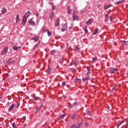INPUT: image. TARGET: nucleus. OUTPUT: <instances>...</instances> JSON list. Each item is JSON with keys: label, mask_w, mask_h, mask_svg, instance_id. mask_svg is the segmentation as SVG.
I'll return each instance as SVG.
<instances>
[{"label": "nucleus", "mask_w": 128, "mask_h": 128, "mask_svg": "<svg viewBox=\"0 0 128 128\" xmlns=\"http://www.w3.org/2000/svg\"><path fill=\"white\" fill-rule=\"evenodd\" d=\"M8 47L5 48L1 52V55L4 56V54H6L8 52Z\"/></svg>", "instance_id": "1"}, {"label": "nucleus", "mask_w": 128, "mask_h": 128, "mask_svg": "<svg viewBox=\"0 0 128 128\" xmlns=\"http://www.w3.org/2000/svg\"><path fill=\"white\" fill-rule=\"evenodd\" d=\"M27 18L26 16H24L23 19L22 20V25L24 26L26 25V23Z\"/></svg>", "instance_id": "2"}, {"label": "nucleus", "mask_w": 128, "mask_h": 128, "mask_svg": "<svg viewBox=\"0 0 128 128\" xmlns=\"http://www.w3.org/2000/svg\"><path fill=\"white\" fill-rule=\"evenodd\" d=\"M54 26L56 27H58L60 26V18H58L54 24Z\"/></svg>", "instance_id": "3"}, {"label": "nucleus", "mask_w": 128, "mask_h": 128, "mask_svg": "<svg viewBox=\"0 0 128 128\" xmlns=\"http://www.w3.org/2000/svg\"><path fill=\"white\" fill-rule=\"evenodd\" d=\"M110 71L111 73L114 74L118 71V68H112L110 70Z\"/></svg>", "instance_id": "4"}, {"label": "nucleus", "mask_w": 128, "mask_h": 128, "mask_svg": "<svg viewBox=\"0 0 128 128\" xmlns=\"http://www.w3.org/2000/svg\"><path fill=\"white\" fill-rule=\"evenodd\" d=\"M82 124V123H79V124H78V126H77V127H76V125L74 124L72 127H70V128H80Z\"/></svg>", "instance_id": "5"}, {"label": "nucleus", "mask_w": 128, "mask_h": 128, "mask_svg": "<svg viewBox=\"0 0 128 128\" xmlns=\"http://www.w3.org/2000/svg\"><path fill=\"white\" fill-rule=\"evenodd\" d=\"M11 60H12V58L8 59V65H10L15 62V61L14 60H12V61H11Z\"/></svg>", "instance_id": "6"}, {"label": "nucleus", "mask_w": 128, "mask_h": 128, "mask_svg": "<svg viewBox=\"0 0 128 128\" xmlns=\"http://www.w3.org/2000/svg\"><path fill=\"white\" fill-rule=\"evenodd\" d=\"M67 30L66 25H63L62 28V32L66 31Z\"/></svg>", "instance_id": "7"}, {"label": "nucleus", "mask_w": 128, "mask_h": 128, "mask_svg": "<svg viewBox=\"0 0 128 128\" xmlns=\"http://www.w3.org/2000/svg\"><path fill=\"white\" fill-rule=\"evenodd\" d=\"M15 106V104H12L10 107L8 108V110L10 112H11L12 110L14 109V108Z\"/></svg>", "instance_id": "8"}, {"label": "nucleus", "mask_w": 128, "mask_h": 128, "mask_svg": "<svg viewBox=\"0 0 128 128\" xmlns=\"http://www.w3.org/2000/svg\"><path fill=\"white\" fill-rule=\"evenodd\" d=\"M31 40H34L35 42H38L39 40V37L38 36H36V37H32V38H31Z\"/></svg>", "instance_id": "9"}, {"label": "nucleus", "mask_w": 128, "mask_h": 128, "mask_svg": "<svg viewBox=\"0 0 128 128\" xmlns=\"http://www.w3.org/2000/svg\"><path fill=\"white\" fill-rule=\"evenodd\" d=\"M92 19H90L86 23V24L88 26H90L92 24Z\"/></svg>", "instance_id": "10"}, {"label": "nucleus", "mask_w": 128, "mask_h": 128, "mask_svg": "<svg viewBox=\"0 0 128 128\" xmlns=\"http://www.w3.org/2000/svg\"><path fill=\"white\" fill-rule=\"evenodd\" d=\"M29 23L30 24L32 25V26H34V24H35V22H34L33 21L32 19H30V20H29Z\"/></svg>", "instance_id": "11"}, {"label": "nucleus", "mask_w": 128, "mask_h": 128, "mask_svg": "<svg viewBox=\"0 0 128 128\" xmlns=\"http://www.w3.org/2000/svg\"><path fill=\"white\" fill-rule=\"evenodd\" d=\"M20 15L16 16V23L18 24L20 22Z\"/></svg>", "instance_id": "12"}, {"label": "nucleus", "mask_w": 128, "mask_h": 128, "mask_svg": "<svg viewBox=\"0 0 128 128\" xmlns=\"http://www.w3.org/2000/svg\"><path fill=\"white\" fill-rule=\"evenodd\" d=\"M72 65L76 66L78 65L77 61H74L73 62H72L70 64V66H72Z\"/></svg>", "instance_id": "13"}, {"label": "nucleus", "mask_w": 128, "mask_h": 128, "mask_svg": "<svg viewBox=\"0 0 128 128\" xmlns=\"http://www.w3.org/2000/svg\"><path fill=\"white\" fill-rule=\"evenodd\" d=\"M108 14H106L105 16V22L106 23L108 20Z\"/></svg>", "instance_id": "14"}, {"label": "nucleus", "mask_w": 128, "mask_h": 128, "mask_svg": "<svg viewBox=\"0 0 128 128\" xmlns=\"http://www.w3.org/2000/svg\"><path fill=\"white\" fill-rule=\"evenodd\" d=\"M54 16V12H52L50 14V20H52Z\"/></svg>", "instance_id": "15"}, {"label": "nucleus", "mask_w": 128, "mask_h": 128, "mask_svg": "<svg viewBox=\"0 0 128 128\" xmlns=\"http://www.w3.org/2000/svg\"><path fill=\"white\" fill-rule=\"evenodd\" d=\"M126 0H121L120 1H118L116 2V4H121L125 2Z\"/></svg>", "instance_id": "16"}, {"label": "nucleus", "mask_w": 128, "mask_h": 128, "mask_svg": "<svg viewBox=\"0 0 128 128\" xmlns=\"http://www.w3.org/2000/svg\"><path fill=\"white\" fill-rule=\"evenodd\" d=\"M32 97L34 98V99L35 100H38L40 99V98H38V96H35L34 95H32Z\"/></svg>", "instance_id": "17"}, {"label": "nucleus", "mask_w": 128, "mask_h": 128, "mask_svg": "<svg viewBox=\"0 0 128 128\" xmlns=\"http://www.w3.org/2000/svg\"><path fill=\"white\" fill-rule=\"evenodd\" d=\"M72 12V10L70 8V6H68V14H70V13Z\"/></svg>", "instance_id": "18"}, {"label": "nucleus", "mask_w": 128, "mask_h": 128, "mask_svg": "<svg viewBox=\"0 0 128 128\" xmlns=\"http://www.w3.org/2000/svg\"><path fill=\"white\" fill-rule=\"evenodd\" d=\"M43 106V104H41V106L38 108V109H37L36 111V113L38 112H40L42 108V107Z\"/></svg>", "instance_id": "19"}, {"label": "nucleus", "mask_w": 128, "mask_h": 128, "mask_svg": "<svg viewBox=\"0 0 128 128\" xmlns=\"http://www.w3.org/2000/svg\"><path fill=\"white\" fill-rule=\"evenodd\" d=\"M30 15V12H28L26 13V18H27V17H29Z\"/></svg>", "instance_id": "20"}, {"label": "nucleus", "mask_w": 128, "mask_h": 128, "mask_svg": "<svg viewBox=\"0 0 128 128\" xmlns=\"http://www.w3.org/2000/svg\"><path fill=\"white\" fill-rule=\"evenodd\" d=\"M98 32V29L96 28L93 33V35H96Z\"/></svg>", "instance_id": "21"}, {"label": "nucleus", "mask_w": 128, "mask_h": 128, "mask_svg": "<svg viewBox=\"0 0 128 128\" xmlns=\"http://www.w3.org/2000/svg\"><path fill=\"white\" fill-rule=\"evenodd\" d=\"M46 72L48 74H50L51 72V70L50 68H48V69L46 70Z\"/></svg>", "instance_id": "22"}, {"label": "nucleus", "mask_w": 128, "mask_h": 128, "mask_svg": "<svg viewBox=\"0 0 128 128\" xmlns=\"http://www.w3.org/2000/svg\"><path fill=\"white\" fill-rule=\"evenodd\" d=\"M18 48H19L18 47V46H12V48L14 50H18Z\"/></svg>", "instance_id": "23"}, {"label": "nucleus", "mask_w": 128, "mask_h": 128, "mask_svg": "<svg viewBox=\"0 0 128 128\" xmlns=\"http://www.w3.org/2000/svg\"><path fill=\"white\" fill-rule=\"evenodd\" d=\"M124 120H122V121L120 122L118 124L117 126V128H118L119 126H120L121 124H122L124 123Z\"/></svg>", "instance_id": "24"}, {"label": "nucleus", "mask_w": 128, "mask_h": 128, "mask_svg": "<svg viewBox=\"0 0 128 128\" xmlns=\"http://www.w3.org/2000/svg\"><path fill=\"white\" fill-rule=\"evenodd\" d=\"M112 6V5H107V6H105L104 7V8L105 9V10H106V9H108V8H110V7H111Z\"/></svg>", "instance_id": "25"}, {"label": "nucleus", "mask_w": 128, "mask_h": 128, "mask_svg": "<svg viewBox=\"0 0 128 128\" xmlns=\"http://www.w3.org/2000/svg\"><path fill=\"white\" fill-rule=\"evenodd\" d=\"M55 53H56V50H52L50 52V54H52V55L54 54Z\"/></svg>", "instance_id": "26"}, {"label": "nucleus", "mask_w": 128, "mask_h": 128, "mask_svg": "<svg viewBox=\"0 0 128 128\" xmlns=\"http://www.w3.org/2000/svg\"><path fill=\"white\" fill-rule=\"evenodd\" d=\"M90 80V78H82V80L84 82H86V81H87V80Z\"/></svg>", "instance_id": "27"}, {"label": "nucleus", "mask_w": 128, "mask_h": 128, "mask_svg": "<svg viewBox=\"0 0 128 128\" xmlns=\"http://www.w3.org/2000/svg\"><path fill=\"white\" fill-rule=\"evenodd\" d=\"M74 20H76L78 18V16H74L73 17Z\"/></svg>", "instance_id": "28"}, {"label": "nucleus", "mask_w": 128, "mask_h": 128, "mask_svg": "<svg viewBox=\"0 0 128 128\" xmlns=\"http://www.w3.org/2000/svg\"><path fill=\"white\" fill-rule=\"evenodd\" d=\"M52 34V32L50 31H48V36H50Z\"/></svg>", "instance_id": "29"}, {"label": "nucleus", "mask_w": 128, "mask_h": 128, "mask_svg": "<svg viewBox=\"0 0 128 128\" xmlns=\"http://www.w3.org/2000/svg\"><path fill=\"white\" fill-rule=\"evenodd\" d=\"M84 32H85L86 34H88V29H87V27H86V26L85 27V28H84Z\"/></svg>", "instance_id": "30"}, {"label": "nucleus", "mask_w": 128, "mask_h": 128, "mask_svg": "<svg viewBox=\"0 0 128 128\" xmlns=\"http://www.w3.org/2000/svg\"><path fill=\"white\" fill-rule=\"evenodd\" d=\"M6 11H7V10L6 8H4L3 10H2V12L3 14H5V13H6Z\"/></svg>", "instance_id": "31"}, {"label": "nucleus", "mask_w": 128, "mask_h": 128, "mask_svg": "<svg viewBox=\"0 0 128 128\" xmlns=\"http://www.w3.org/2000/svg\"><path fill=\"white\" fill-rule=\"evenodd\" d=\"M65 116V114L62 115L58 118L61 120L62 119L64 116Z\"/></svg>", "instance_id": "32"}, {"label": "nucleus", "mask_w": 128, "mask_h": 128, "mask_svg": "<svg viewBox=\"0 0 128 128\" xmlns=\"http://www.w3.org/2000/svg\"><path fill=\"white\" fill-rule=\"evenodd\" d=\"M76 114H74L72 115V120H74V119L76 118Z\"/></svg>", "instance_id": "33"}, {"label": "nucleus", "mask_w": 128, "mask_h": 128, "mask_svg": "<svg viewBox=\"0 0 128 128\" xmlns=\"http://www.w3.org/2000/svg\"><path fill=\"white\" fill-rule=\"evenodd\" d=\"M12 128H16V124L13 123L12 125Z\"/></svg>", "instance_id": "34"}, {"label": "nucleus", "mask_w": 128, "mask_h": 128, "mask_svg": "<svg viewBox=\"0 0 128 128\" xmlns=\"http://www.w3.org/2000/svg\"><path fill=\"white\" fill-rule=\"evenodd\" d=\"M110 20L111 22H112V20H113L112 16H110Z\"/></svg>", "instance_id": "35"}, {"label": "nucleus", "mask_w": 128, "mask_h": 128, "mask_svg": "<svg viewBox=\"0 0 128 128\" xmlns=\"http://www.w3.org/2000/svg\"><path fill=\"white\" fill-rule=\"evenodd\" d=\"M122 44L124 46H126V41H123L122 42Z\"/></svg>", "instance_id": "36"}, {"label": "nucleus", "mask_w": 128, "mask_h": 128, "mask_svg": "<svg viewBox=\"0 0 128 128\" xmlns=\"http://www.w3.org/2000/svg\"><path fill=\"white\" fill-rule=\"evenodd\" d=\"M87 70H88V72L87 74H90V67H87Z\"/></svg>", "instance_id": "37"}, {"label": "nucleus", "mask_w": 128, "mask_h": 128, "mask_svg": "<svg viewBox=\"0 0 128 128\" xmlns=\"http://www.w3.org/2000/svg\"><path fill=\"white\" fill-rule=\"evenodd\" d=\"M66 82H63L62 83V86H66Z\"/></svg>", "instance_id": "38"}, {"label": "nucleus", "mask_w": 128, "mask_h": 128, "mask_svg": "<svg viewBox=\"0 0 128 128\" xmlns=\"http://www.w3.org/2000/svg\"><path fill=\"white\" fill-rule=\"evenodd\" d=\"M56 6H52V10H55V9H56Z\"/></svg>", "instance_id": "39"}, {"label": "nucleus", "mask_w": 128, "mask_h": 128, "mask_svg": "<svg viewBox=\"0 0 128 128\" xmlns=\"http://www.w3.org/2000/svg\"><path fill=\"white\" fill-rule=\"evenodd\" d=\"M92 60H93V62H95L96 60V58H92Z\"/></svg>", "instance_id": "40"}, {"label": "nucleus", "mask_w": 128, "mask_h": 128, "mask_svg": "<svg viewBox=\"0 0 128 128\" xmlns=\"http://www.w3.org/2000/svg\"><path fill=\"white\" fill-rule=\"evenodd\" d=\"M87 114H88V115H90V114H91V112H90V111H88V112H87Z\"/></svg>", "instance_id": "41"}, {"label": "nucleus", "mask_w": 128, "mask_h": 128, "mask_svg": "<svg viewBox=\"0 0 128 128\" xmlns=\"http://www.w3.org/2000/svg\"><path fill=\"white\" fill-rule=\"evenodd\" d=\"M84 125H85L86 126H88V123L86 122V123L84 124Z\"/></svg>", "instance_id": "42"}, {"label": "nucleus", "mask_w": 128, "mask_h": 128, "mask_svg": "<svg viewBox=\"0 0 128 128\" xmlns=\"http://www.w3.org/2000/svg\"><path fill=\"white\" fill-rule=\"evenodd\" d=\"M76 49L77 50H80V48H78V46H76Z\"/></svg>", "instance_id": "43"}, {"label": "nucleus", "mask_w": 128, "mask_h": 128, "mask_svg": "<svg viewBox=\"0 0 128 128\" xmlns=\"http://www.w3.org/2000/svg\"><path fill=\"white\" fill-rule=\"evenodd\" d=\"M40 16V14L38 13L36 14V16L38 17Z\"/></svg>", "instance_id": "44"}, {"label": "nucleus", "mask_w": 128, "mask_h": 128, "mask_svg": "<svg viewBox=\"0 0 128 128\" xmlns=\"http://www.w3.org/2000/svg\"><path fill=\"white\" fill-rule=\"evenodd\" d=\"M39 43H40V42H38V44H36V45L35 46V48H36V47L38 46V45Z\"/></svg>", "instance_id": "45"}, {"label": "nucleus", "mask_w": 128, "mask_h": 128, "mask_svg": "<svg viewBox=\"0 0 128 128\" xmlns=\"http://www.w3.org/2000/svg\"><path fill=\"white\" fill-rule=\"evenodd\" d=\"M24 120H26V118H23V121H22V122H24Z\"/></svg>", "instance_id": "46"}, {"label": "nucleus", "mask_w": 128, "mask_h": 128, "mask_svg": "<svg viewBox=\"0 0 128 128\" xmlns=\"http://www.w3.org/2000/svg\"><path fill=\"white\" fill-rule=\"evenodd\" d=\"M76 14V10H74L73 14Z\"/></svg>", "instance_id": "47"}, {"label": "nucleus", "mask_w": 128, "mask_h": 128, "mask_svg": "<svg viewBox=\"0 0 128 128\" xmlns=\"http://www.w3.org/2000/svg\"><path fill=\"white\" fill-rule=\"evenodd\" d=\"M80 80V79H78V78H76V80L78 82V80Z\"/></svg>", "instance_id": "48"}, {"label": "nucleus", "mask_w": 128, "mask_h": 128, "mask_svg": "<svg viewBox=\"0 0 128 128\" xmlns=\"http://www.w3.org/2000/svg\"><path fill=\"white\" fill-rule=\"evenodd\" d=\"M76 102L74 103V105H76Z\"/></svg>", "instance_id": "49"}, {"label": "nucleus", "mask_w": 128, "mask_h": 128, "mask_svg": "<svg viewBox=\"0 0 128 128\" xmlns=\"http://www.w3.org/2000/svg\"><path fill=\"white\" fill-rule=\"evenodd\" d=\"M125 128H128V126H125Z\"/></svg>", "instance_id": "50"}, {"label": "nucleus", "mask_w": 128, "mask_h": 128, "mask_svg": "<svg viewBox=\"0 0 128 128\" xmlns=\"http://www.w3.org/2000/svg\"><path fill=\"white\" fill-rule=\"evenodd\" d=\"M127 26H128V24H127Z\"/></svg>", "instance_id": "51"}, {"label": "nucleus", "mask_w": 128, "mask_h": 128, "mask_svg": "<svg viewBox=\"0 0 128 128\" xmlns=\"http://www.w3.org/2000/svg\"><path fill=\"white\" fill-rule=\"evenodd\" d=\"M20 48V46H19Z\"/></svg>", "instance_id": "52"}]
</instances>
